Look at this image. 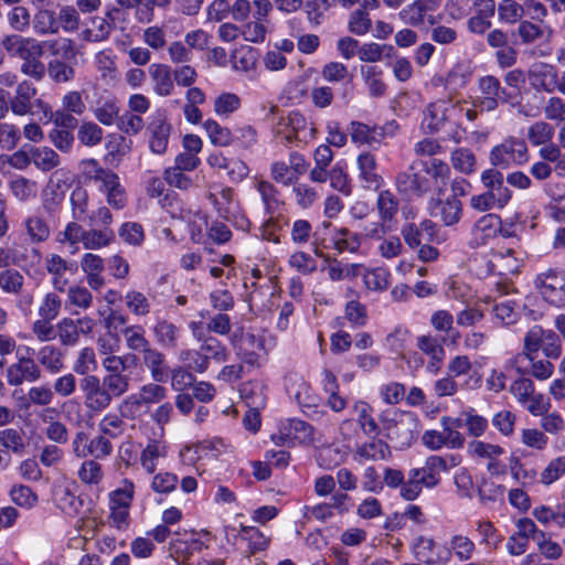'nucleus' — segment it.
<instances>
[{
  "label": "nucleus",
  "mask_w": 565,
  "mask_h": 565,
  "mask_svg": "<svg viewBox=\"0 0 565 565\" xmlns=\"http://www.w3.org/2000/svg\"><path fill=\"white\" fill-rule=\"evenodd\" d=\"M447 469L444 457L429 456L423 467L409 470L407 481L399 491L401 495L407 501L417 499L424 487L428 489L437 487L440 482V473Z\"/></svg>",
  "instance_id": "f257e3e1"
},
{
  "label": "nucleus",
  "mask_w": 565,
  "mask_h": 565,
  "mask_svg": "<svg viewBox=\"0 0 565 565\" xmlns=\"http://www.w3.org/2000/svg\"><path fill=\"white\" fill-rule=\"evenodd\" d=\"M381 423L386 438L399 450L411 447L419 433V420L411 412H385L381 416Z\"/></svg>",
  "instance_id": "f03ea898"
},
{
  "label": "nucleus",
  "mask_w": 565,
  "mask_h": 565,
  "mask_svg": "<svg viewBox=\"0 0 565 565\" xmlns=\"http://www.w3.org/2000/svg\"><path fill=\"white\" fill-rule=\"evenodd\" d=\"M463 113V102L450 99H438L429 103L424 111L422 129L427 134L440 131L447 124L460 125Z\"/></svg>",
  "instance_id": "7ed1b4c3"
},
{
  "label": "nucleus",
  "mask_w": 565,
  "mask_h": 565,
  "mask_svg": "<svg viewBox=\"0 0 565 565\" xmlns=\"http://www.w3.org/2000/svg\"><path fill=\"white\" fill-rule=\"evenodd\" d=\"M34 350L23 347L17 351L15 361L4 369V379L9 386L19 387L24 383H35L42 377V370L32 356Z\"/></svg>",
  "instance_id": "20e7f679"
},
{
  "label": "nucleus",
  "mask_w": 565,
  "mask_h": 565,
  "mask_svg": "<svg viewBox=\"0 0 565 565\" xmlns=\"http://www.w3.org/2000/svg\"><path fill=\"white\" fill-rule=\"evenodd\" d=\"M530 159L529 148L523 139L508 137L501 143L494 146L489 153L490 163L500 169H509L512 166H523Z\"/></svg>",
  "instance_id": "39448f33"
},
{
  "label": "nucleus",
  "mask_w": 565,
  "mask_h": 565,
  "mask_svg": "<svg viewBox=\"0 0 565 565\" xmlns=\"http://www.w3.org/2000/svg\"><path fill=\"white\" fill-rule=\"evenodd\" d=\"M418 168H420L418 161H414L394 179L397 192L407 200L420 199L431 189L430 179L426 177L423 169Z\"/></svg>",
  "instance_id": "423d86ee"
},
{
  "label": "nucleus",
  "mask_w": 565,
  "mask_h": 565,
  "mask_svg": "<svg viewBox=\"0 0 565 565\" xmlns=\"http://www.w3.org/2000/svg\"><path fill=\"white\" fill-rule=\"evenodd\" d=\"M231 344L238 359L248 366L259 367L266 361L265 339L260 335L249 332L234 333Z\"/></svg>",
  "instance_id": "0eeeda50"
},
{
  "label": "nucleus",
  "mask_w": 565,
  "mask_h": 565,
  "mask_svg": "<svg viewBox=\"0 0 565 565\" xmlns=\"http://www.w3.org/2000/svg\"><path fill=\"white\" fill-rule=\"evenodd\" d=\"M316 132L315 126L298 110H292L286 117H281L277 124V135L288 143H307L315 139Z\"/></svg>",
  "instance_id": "6e6552de"
},
{
  "label": "nucleus",
  "mask_w": 565,
  "mask_h": 565,
  "mask_svg": "<svg viewBox=\"0 0 565 565\" xmlns=\"http://www.w3.org/2000/svg\"><path fill=\"white\" fill-rule=\"evenodd\" d=\"M95 326V320L87 316L78 319L64 317L56 322V339L62 347H75L82 335L93 332Z\"/></svg>",
  "instance_id": "1a4fd4ad"
},
{
  "label": "nucleus",
  "mask_w": 565,
  "mask_h": 565,
  "mask_svg": "<svg viewBox=\"0 0 565 565\" xmlns=\"http://www.w3.org/2000/svg\"><path fill=\"white\" fill-rule=\"evenodd\" d=\"M209 533H185L183 537L173 539L169 543V556L179 565H189L190 558L207 548L209 544L203 540Z\"/></svg>",
  "instance_id": "9d476101"
},
{
  "label": "nucleus",
  "mask_w": 565,
  "mask_h": 565,
  "mask_svg": "<svg viewBox=\"0 0 565 565\" xmlns=\"http://www.w3.org/2000/svg\"><path fill=\"white\" fill-rule=\"evenodd\" d=\"M535 286L545 301L563 307L565 306V273L562 270L548 269L537 275Z\"/></svg>",
  "instance_id": "9b49d317"
},
{
  "label": "nucleus",
  "mask_w": 565,
  "mask_h": 565,
  "mask_svg": "<svg viewBox=\"0 0 565 565\" xmlns=\"http://www.w3.org/2000/svg\"><path fill=\"white\" fill-rule=\"evenodd\" d=\"M79 388L83 393L85 407L95 414L108 408L114 399L97 375L82 377Z\"/></svg>",
  "instance_id": "f8f14e48"
},
{
  "label": "nucleus",
  "mask_w": 565,
  "mask_h": 565,
  "mask_svg": "<svg viewBox=\"0 0 565 565\" xmlns=\"http://www.w3.org/2000/svg\"><path fill=\"white\" fill-rule=\"evenodd\" d=\"M479 89L481 95L478 97L477 106L481 110L493 111L499 103H511L513 105L514 96L501 86L499 78L493 75H487L479 79Z\"/></svg>",
  "instance_id": "ddd939ff"
},
{
  "label": "nucleus",
  "mask_w": 565,
  "mask_h": 565,
  "mask_svg": "<svg viewBox=\"0 0 565 565\" xmlns=\"http://www.w3.org/2000/svg\"><path fill=\"white\" fill-rule=\"evenodd\" d=\"M135 366L132 360H124L120 363H111L110 366H103L105 375L100 383L113 398L120 397L129 391L131 377L127 371Z\"/></svg>",
  "instance_id": "4468645a"
},
{
  "label": "nucleus",
  "mask_w": 565,
  "mask_h": 565,
  "mask_svg": "<svg viewBox=\"0 0 565 565\" xmlns=\"http://www.w3.org/2000/svg\"><path fill=\"white\" fill-rule=\"evenodd\" d=\"M441 4V0H414L399 11L398 18L404 24L411 26H422L426 22L430 25L437 23V19L431 14L437 11Z\"/></svg>",
  "instance_id": "2eb2a0df"
},
{
  "label": "nucleus",
  "mask_w": 565,
  "mask_h": 565,
  "mask_svg": "<svg viewBox=\"0 0 565 565\" xmlns=\"http://www.w3.org/2000/svg\"><path fill=\"white\" fill-rule=\"evenodd\" d=\"M47 42L38 41L34 38L22 36L13 33L2 38L0 45L11 56L24 61L31 55H44Z\"/></svg>",
  "instance_id": "dca6fc26"
},
{
  "label": "nucleus",
  "mask_w": 565,
  "mask_h": 565,
  "mask_svg": "<svg viewBox=\"0 0 565 565\" xmlns=\"http://www.w3.org/2000/svg\"><path fill=\"white\" fill-rule=\"evenodd\" d=\"M428 211L431 217L439 220L445 226H454L462 217V203L456 195L433 198L428 202Z\"/></svg>",
  "instance_id": "f3484780"
},
{
  "label": "nucleus",
  "mask_w": 565,
  "mask_h": 565,
  "mask_svg": "<svg viewBox=\"0 0 565 565\" xmlns=\"http://www.w3.org/2000/svg\"><path fill=\"white\" fill-rule=\"evenodd\" d=\"M415 558L427 565H446L451 557L450 550L433 539L419 536L413 545Z\"/></svg>",
  "instance_id": "a211bd4d"
},
{
  "label": "nucleus",
  "mask_w": 565,
  "mask_h": 565,
  "mask_svg": "<svg viewBox=\"0 0 565 565\" xmlns=\"http://www.w3.org/2000/svg\"><path fill=\"white\" fill-rule=\"evenodd\" d=\"M358 178L363 188L367 190H379L383 183V177L377 172V160L374 153L363 151L358 154L355 160Z\"/></svg>",
  "instance_id": "6ab92c4d"
},
{
  "label": "nucleus",
  "mask_w": 565,
  "mask_h": 565,
  "mask_svg": "<svg viewBox=\"0 0 565 565\" xmlns=\"http://www.w3.org/2000/svg\"><path fill=\"white\" fill-rule=\"evenodd\" d=\"M97 351L102 356V366H110L111 363H120L124 360H132L134 365H138L140 359L137 354L126 353L124 355L116 354L120 348V339L117 334H104L96 340Z\"/></svg>",
  "instance_id": "aec40b11"
},
{
  "label": "nucleus",
  "mask_w": 565,
  "mask_h": 565,
  "mask_svg": "<svg viewBox=\"0 0 565 565\" xmlns=\"http://www.w3.org/2000/svg\"><path fill=\"white\" fill-rule=\"evenodd\" d=\"M52 500L55 507L68 516H77L81 514L84 507V501L81 497L76 495L73 484H55L52 492Z\"/></svg>",
  "instance_id": "412c9836"
},
{
  "label": "nucleus",
  "mask_w": 565,
  "mask_h": 565,
  "mask_svg": "<svg viewBox=\"0 0 565 565\" xmlns=\"http://www.w3.org/2000/svg\"><path fill=\"white\" fill-rule=\"evenodd\" d=\"M149 134V148L156 154H163L168 149L171 135V124L166 115L158 113L154 115L147 127Z\"/></svg>",
  "instance_id": "4be33fe9"
},
{
  "label": "nucleus",
  "mask_w": 565,
  "mask_h": 565,
  "mask_svg": "<svg viewBox=\"0 0 565 565\" xmlns=\"http://www.w3.org/2000/svg\"><path fill=\"white\" fill-rule=\"evenodd\" d=\"M521 252L512 247L501 248L492 254L489 270L500 276L518 274L522 265Z\"/></svg>",
  "instance_id": "5701e85b"
},
{
  "label": "nucleus",
  "mask_w": 565,
  "mask_h": 565,
  "mask_svg": "<svg viewBox=\"0 0 565 565\" xmlns=\"http://www.w3.org/2000/svg\"><path fill=\"white\" fill-rule=\"evenodd\" d=\"M10 247L15 267H33L39 265L42 260V253L39 248V244L28 241L23 235L12 242Z\"/></svg>",
  "instance_id": "b1692460"
},
{
  "label": "nucleus",
  "mask_w": 565,
  "mask_h": 565,
  "mask_svg": "<svg viewBox=\"0 0 565 565\" xmlns=\"http://www.w3.org/2000/svg\"><path fill=\"white\" fill-rule=\"evenodd\" d=\"M529 82L531 86L541 92L553 93L557 87V70L552 64L535 63L529 72Z\"/></svg>",
  "instance_id": "393cba45"
},
{
  "label": "nucleus",
  "mask_w": 565,
  "mask_h": 565,
  "mask_svg": "<svg viewBox=\"0 0 565 565\" xmlns=\"http://www.w3.org/2000/svg\"><path fill=\"white\" fill-rule=\"evenodd\" d=\"M347 131L351 142L359 147L380 145L381 139L384 137V127L370 126L358 120H352L348 125Z\"/></svg>",
  "instance_id": "a878e982"
},
{
  "label": "nucleus",
  "mask_w": 565,
  "mask_h": 565,
  "mask_svg": "<svg viewBox=\"0 0 565 565\" xmlns=\"http://www.w3.org/2000/svg\"><path fill=\"white\" fill-rule=\"evenodd\" d=\"M38 89L30 81L20 82L10 97V110L15 116L33 115L32 100L36 96Z\"/></svg>",
  "instance_id": "bb28decb"
},
{
  "label": "nucleus",
  "mask_w": 565,
  "mask_h": 565,
  "mask_svg": "<svg viewBox=\"0 0 565 565\" xmlns=\"http://www.w3.org/2000/svg\"><path fill=\"white\" fill-rule=\"evenodd\" d=\"M476 12L468 20L467 28L469 32L478 35L484 34L491 29V19L495 13L494 0H475Z\"/></svg>",
  "instance_id": "cd10ccee"
},
{
  "label": "nucleus",
  "mask_w": 565,
  "mask_h": 565,
  "mask_svg": "<svg viewBox=\"0 0 565 565\" xmlns=\"http://www.w3.org/2000/svg\"><path fill=\"white\" fill-rule=\"evenodd\" d=\"M73 263L67 262L61 255L51 253L46 255L44 260V268L51 276V284L53 288L60 292H64L68 285V279L65 278L67 271H72Z\"/></svg>",
  "instance_id": "c85d7f7f"
},
{
  "label": "nucleus",
  "mask_w": 565,
  "mask_h": 565,
  "mask_svg": "<svg viewBox=\"0 0 565 565\" xmlns=\"http://www.w3.org/2000/svg\"><path fill=\"white\" fill-rule=\"evenodd\" d=\"M22 235L32 243H45L51 236L49 222L40 213H31L21 222Z\"/></svg>",
  "instance_id": "c756f323"
},
{
  "label": "nucleus",
  "mask_w": 565,
  "mask_h": 565,
  "mask_svg": "<svg viewBox=\"0 0 565 565\" xmlns=\"http://www.w3.org/2000/svg\"><path fill=\"white\" fill-rule=\"evenodd\" d=\"M482 185L487 189V192H492L495 199L499 201V209H502L511 200L512 192L504 185L503 174L494 169L490 168L482 171L480 175Z\"/></svg>",
  "instance_id": "7c9ffc66"
},
{
  "label": "nucleus",
  "mask_w": 565,
  "mask_h": 565,
  "mask_svg": "<svg viewBox=\"0 0 565 565\" xmlns=\"http://www.w3.org/2000/svg\"><path fill=\"white\" fill-rule=\"evenodd\" d=\"M140 354L142 365L150 372L152 380L157 383L167 381L169 366L166 361V355L152 344Z\"/></svg>",
  "instance_id": "2f4dec72"
},
{
  "label": "nucleus",
  "mask_w": 565,
  "mask_h": 565,
  "mask_svg": "<svg viewBox=\"0 0 565 565\" xmlns=\"http://www.w3.org/2000/svg\"><path fill=\"white\" fill-rule=\"evenodd\" d=\"M40 369L49 374H60L65 369V354L60 347L45 344L38 350L36 360Z\"/></svg>",
  "instance_id": "473e14b6"
},
{
  "label": "nucleus",
  "mask_w": 565,
  "mask_h": 565,
  "mask_svg": "<svg viewBox=\"0 0 565 565\" xmlns=\"http://www.w3.org/2000/svg\"><path fill=\"white\" fill-rule=\"evenodd\" d=\"M281 437L287 441L310 444L313 441V427L301 419H286L279 427Z\"/></svg>",
  "instance_id": "72a5a7b5"
},
{
  "label": "nucleus",
  "mask_w": 565,
  "mask_h": 565,
  "mask_svg": "<svg viewBox=\"0 0 565 565\" xmlns=\"http://www.w3.org/2000/svg\"><path fill=\"white\" fill-rule=\"evenodd\" d=\"M153 90L161 97L170 96L174 90V78L171 67L167 64L153 63L149 66Z\"/></svg>",
  "instance_id": "f704fd0d"
},
{
  "label": "nucleus",
  "mask_w": 565,
  "mask_h": 565,
  "mask_svg": "<svg viewBox=\"0 0 565 565\" xmlns=\"http://www.w3.org/2000/svg\"><path fill=\"white\" fill-rule=\"evenodd\" d=\"M95 118L104 126H113L119 116L118 99L113 95L100 96L92 107Z\"/></svg>",
  "instance_id": "c9c22d12"
},
{
  "label": "nucleus",
  "mask_w": 565,
  "mask_h": 565,
  "mask_svg": "<svg viewBox=\"0 0 565 565\" xmlns=\"http://www.w3.org/2000/svg\"><path fill=\"white\" fill-rule=\"evenodd\" d=\"M209 200L216 209L217 214L227 220L236 218L238 202L234 199V191L231 188H223L217 193H210Z\"/></svg>",
  "instance_id": "e433bc0d"
},
{
  "label": "nucleus",
  "mask_w": 565,
  "mask_h": 565,
  "mask_svg": "<svg viewBox=\"0 0 565 565\" xmlns=\"http://www.w3.org/2000/svg\"><path fill=\"white\" fill-rule=\"evenodd\" d=\"M472 70L469 62H457L440 81L446 89L457 90L463 88L471 78Z\"/></svg>",
  "instance_id": "4c0bfd02"
},
{
  "label": "nucleus",
  "mask_w": 565,
  "mask_h": 565,
  "mask_svg": "<svg viewBox=\"0 0 565 565\" xmlns=\"http://www.w3.org/2000/svg\"><path fill=\"white\" fill-rule=\"evenodd\" d=\"M321 376L323 391L329 394L327 398L328 406L337 413L343 411L347 406V401L339 395V384L337 376L328 369L322 371Z\"/></svg>",
  "instance_id": "58836bf2"
},
{
  "label": "nucleus",
  "mask_w": 565,
  "mask_h": 565,
  "mask_svg": "<svg viewBox=\"0 0 565 565\" xmlns=\"http://www.w3.org/2000/svg\"><path fill=\"white\" fill-rule=\"evenodd\" d=\"M362 236L347 227L337 228L331 237L333 248L339 253H356L361 247Z\"/></svg>",
  "instance_id": "ea45409f"
},
{
  "label": "nucleus",
  "mask_w": 565,
  "mask_h": 565,
  "mask_svg": "<svg viewBox=\"0 0 565 565\" xmlns=\"http://www.w3.org/2000/svg\"><path fill=\"white\" fill-rule=\"evenodd\" d=\"M157 343L164 349H175L180 339V328L168 320H159L153 327Z\"/></svg>",
  "instance_id": "a19ab883"
},
{
  "label": "nucleus",
  "mask_w": 565,
  "mask_h": 565,
  "mask_svg": "<svg viewBox=\"0 0 565 565\" xmlns=\"http://www.w3.org/2000/svg\"><path fill=\"white\" fill-rule=\"evenodd\" d=\"M121 334L124 335L126 348L131 351L130 353H142L151 345V342L146 337L143 327L140 324L126 326L121 329Z\"/></svg>",
  "instance_id": "79ce46f5"
},
{
  "label": "nucleus",
  "mask_w": 565,
  "mask_h": 565,
  "mask_svg": "<svg viewBox=\"0 0 565 565\" xmlns=\"http://www.w3.org/2000/svg\"><path fill=\"white\" fill-rule=\"evenodd\" d=\"M167 396V390L157 382L141 386L138 395L127 397L126 405H148L159 403Z\"/></svg>",
  "instance_id": "37998d69"
},
{
  "label": "nucleus",
  "mask_w": 565,
  "mask_h": 565,
  "mask_svg": "<svg viewBox=\"0 0 565 565\" xmlns=\"http://www.w3.org/2000/svg\"><path fill=\"white\" fill-rule=\"evenodd\" d=\"M501 221L498 215L486 214L481 216L472 227V235L476 244H486L487 241L493 237L500 225Z\"/></svg>",
  "instance_id": "c03bdc74"
},
{
  "label": "nucleus",
  "mask_w": 565,
  "mask_h": 565,
  "mask_svg": "<svg viewBox=\"0 0 565 565\" xmlns=\"http://www.w3.org/2000/svg\"><path fill=\"white\" fill-rule=\"evenodd\" d=\"M440 424L443 426L446 447L449 449L462 448L465 445V436L458 431V428L462 427V419L444 416L440 419Z\"/></svg>",
  "instance_id": "a18cd8bd"
},
{
  "label": "nucleus",
  "mask_w": 565,
  "mask_h": 565,
  "mask_svg": "<svg viewBox=\"0 0 565 565\" xmlns=\"http://www.w3.org/2000/svg\"><path fill=\"white\" fill-rule=\"evenodd\" d=\"M355 456L362 460H385L391 456V449L385 441L373 437L371 441L364 443L356 448Z\"/></svg>",
  "instance_id": "49530a36"
},
{
  "label": "nucleus",
  "mask_w": 565,
  "mask_h": 565,
  "mask_svg": "<svg viewBox=\"0 0 565 565\" xmlns=\"http://www.w3.org/2000/svg\"><path fill=\"white\" fill-rule=\"evenodd\" d=\"M254 186L260 195L266 213L274 214L281 204L279 191L271 182L263 179H255Z\"/></svg>",
  "instance_id": "de8ad7c7"
},
{
  "label": "nucleus",
  "mask_w": 565,
  "mask_h": 565,
  "mask_svg": "<svg viewBox=\"0 0 565 565\" xmlns=\"http://www.w3.org/2000/svg\"><path fill=\"white\" fill-rule=\"evenodd\" d=\"M398 209L399 200L391 190L386 189L379 192L376 210L381 221L392 222L397 215Z\"/></svg>",
  "instance_id": "09e8293b"
},
{
  "label": "nucleus",
  "mask_w": 565,
  "mask_h": 565,
  "mask_svg": "<svg viewBox=\"0 0 565 565\" xmlns=\"http://www.w3.org/2000/svg\"><path fill=\"white\" fill-rule=\"evenodd\" d=\"M436 225L430 220L423 221L418 226L415 223H406L401 230L402 237L409 248H417L422 245L423 232L433 234Z\"/></svg>",
  "instance_id": "8fccbe9b"
},
{
  "label": "nucleus",
  "mask_w": 565,
  "mask_h": 565,
  "mask_svg": "<svg viewBox=\"0 0 565 565\" xmlns=\"http://www.w3.org/2000/svg\"><path fill=\"white\" fill-rule=\"evenodd\" d=\"M54 392L47 385L31 386L26 395L20 397L21 405L25 408L30 406L46 407L54 401Z\"/></svg>",
  "instance_id": "3c124183"
},
{
  "label": "nucleus",
  "mask_w": 565,
  "mask_h": 565,
  "mask_svg": "<svg viewBox=\"0 0 565 565\" xmlns=\"http://www.w3.org/2000/svg\"><path fill=\"white\" fill-rule=\"evenodd\" d=\"M32 163L41 171L47 172L58 167L60 156L50 147H30Z\"/></svg>",
  "instance_id": "603ef678"
},
{
  "label": "nucleus",
  "mask_w": 565,
  "mask_h": 565,
  "mask_svg": "<svg viewBox=\"0 0 565 565\" xmlns=\"http://www.w3.org/2000/svg\"><path fill=\"white\" fill-rule=\"evenodd\" d=\"M98 367L96 352L92 347L82 348L74 360L73 372L79 376H90Z\"/></svg>",
  "instance_id": "864d4df0"
},
{
  "label": "nucleus",
  "mask_w": 565,
  "mask_h": 565,
  "mask_svg": "<svg viewBox=\"0 0 565 565\" xmlns=\"http://www.w3.org/2000/svg\"><path fill=\"white\" fill-rule=\"evenodd\" d=\"M166 455V446L157 440H151L141 451L140 465L148 473H153L158 467L159 460L164 458Z\"/></svg>",
  "instance_id": "5fc2aeb1"
},
{
  "label": "nucleus",
  "mask_w": 565,
  "mask_h": 565,
  "mask_svg": "<svg viewBox=\"0 0 565 565\" xmlns=\"http://www.w3.org/2000/svg\"><path fill=\"white\" fill-rule=\"evenodd\" d=\"M354 411L358 414V424L362 431L369 437H376L380 426L372 416V406L366 402L359 401L354 404Z\"/></svg>",
  "instance_id": "6e6d98bb"
},
{
  "label": "nucleus",
  "mask_w": 565,
  "mask_h": 565,
  "mask_svg": "<svg viewBox=\"0 0 565 565\" xmlns=\"http://www.w3.org/2000/svg\"><path fill=\"white\" fill-rule=\"evenodd\" d=\"M33 30L39 35L56 34L58 32V22L55 13L49 9L39 10L32 20Z\"/></svg>",
  "instance_id": "4d7b16f0"
},
{
  "label": "nucleus",
  "mask_w": 565,
  "mask_h": 565,
  "mask_svg": "<svg viewBox=\"0 0 565 565\" xmlns=\"http://www.w3.org/2000/svg\"><path fill=\"white\" fill-rule=\"evenodd\" d=\"M63 185L64 184L55 182L53 179H51L46 185L43 193L42 206L49 214L55 213L62 205L65 198Z\"/></svg>",
  "instance_id": "13d9d810"
},
{
  "label": "nucleus",
  "mask_w": 565,
  "mask_h": 565,
  "mask_svg": "<svg viewBox=\"0 0 565 565\" xmlns=\"http://www.w3.org/2000/svg\"><path fill=\"white\" fill-rule=\"evenodd\" d=\"M115 239L111 228H90L85 231L83 245L86 249H99L108 246Z\"/></svg>",
  "instance_id": "bf43d9fd"
},
{
  "label": "nucleus",
  "mask_w": 565,
  "mask_h": 565,
  "mask_svg": "<svg viewBox=\"0 0 565 565\" xmlns=\"http://www.w3.org/2000/svg\"><path fill=\"white\" fill-rule=\"evenodd\" d=\"M450 161L455 170L469 175L476 171L477 159L467 148H458L451 152Z\"/></svg>",
  "instance_id": "052dcab7"
},
{
  "label": "nucleus",
  "mask_w": 565,
  "mask_h": 565,
  "mask_svg": "<svg viewBox=\"0 0 565 565\" xmlns=\"http://www.w3.org/2000/svg\"><path fill=\"white\" fill-rule=\"evenodd\" d=\"M524 14V7L515 0H502L498 6V17L502 23H520Z\"/></svg>",
  "instance_id": "680f3d73"
},
{
  "label": "nucleus",
  "mask_w": 565,
  "mask_h": 565,
  "mask_svg": "<svg viewBox=\"0 0 565 565\" xmlns=\"http://www.w3.org/2000/svg\"><path fill=\"white\" fill-rule=\"evenodd\" d=\"M25 285L24 276L14 268H7L0 271V289L7 295L21 294Z\"/></svg>",
  "instance_id": "e2e57ef3"
},
{
  "label": "nucleus",
  "mask_w": 565,
  "mask_h": 565,
  "mask_svg": "<svg viewBox=\"0 0 565 565\" xmlns=\"http://www.w3.org/2000/svg\"><path fill=\"white\" fill-rule=\"evenodd\" d=\"M62 309V298L55 291L46 292L38 307L39 318L55 320Z\"/></svg>",
  "instance_id": "0e129e2a"
},
{
  "label": "nucleus",
  "mask_w": 565,
  "mask_h": 565,
  "mask_svg": "<svg viewBox=\"0 0 565 565\" xmlns=\"http://www.w3.org/2000/svg\"><path fill=\"white\" fill-rule=\"evenodd\" d=\"M418 163L426 177L433 179L436 183L446 184L450 175L448 163L437 158H433L430 161H419Z\"/></svg>",
  "instance_id": "69168bd1"
},
{
  "label": "nucleus",
  "mask_w": 565,
  "mask_h": 565,
  "mask_svg": "<svg viewBox=\"0 0 565 565\" xmlns=\"http://www.w3.org/2000/svg\"><path fill=\"white\" fill-rule=\"evenodd\" d=\"M460 418L468 434L475 438L481 437L488 429V419L477 414L473 408L462 412Z\"/></svg>",
  "instance_id": "338daca9"
},
{
  "label": "nucleus",
  "mask_w": 565,
  "mask_h": 565,
  "mask_svg": "<svg viewBox=\"0 0 565 565\" xmlns=\"http://www.w3.org/2000/svg\"><path fill=\"white\" fill-rule=\"evenodd\" d=\"M203 127L210 138V141L218 147L230 146L234 139L232 131L222 127L217 121L209 119L203 124Z\"/></svg>",
  "instance_id": "774afa93"
}]
</instances>
